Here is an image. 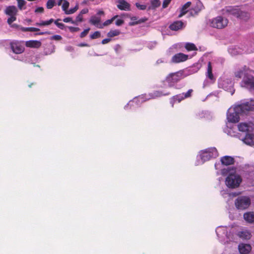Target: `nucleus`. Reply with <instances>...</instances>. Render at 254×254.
Segmentation results:
<instances>
[{
	"mask_svg": "<svg viewBox=\"0 0 254 254\" xmlns=\"http://www.w3.org/2000/svg\"><path fill=\"white\" fill-rule=\"evenodd\" d=\"M16 20V16H10L7 20V22L9 25H11L13 22Z\"/></svg>",
	"mask_w": 254,
	"mask_h": 254,
	"instance_id": "47",
	"label": "nucleus"
},
{
	"mask_svg": "<svg viewBox=\"0 0 254 254\" xmlns=\"http://www.w3.org/2000/svg\"><path fill=\"white\" fill-rule=\"evenodd\" d=\"M228 196L229 213H234L238 210V192L228 193Z\"/></svg>",
	"mask_w": 254,
	"mask_h": 254,
	"instance_id": "3",
	"label": "nucleus"
},
{
	"mask_svg": "<svg viewBox=\"0 0 254 254\" xmlns=\"http://www.w3.org/2000/svg\"><path fill=\"white\" fill-rule=\"evenodd\" d=\"M254 124L250 122L249 123H242L239 124V131L243 132H249L252 131Z\"/></svg>",
	"mask_w": 254,
	"mask_h": 254,
	"instance_id": "16",
	"label": "nucleus"
},
{
	"mask_svg": "<svg viewBox=\"0 0 254 254\" xmlns=\"http://www.w3.org/2000/svg\"><path fill=\"white\" fill-rule=\"evenodd\" d=\"M244 219L249 223H254V212H248L244 214Z\"/></svg>",
	"mask_w": 254,
	"mask_h": 254,
	"instance_id": "25",
	"label": "nucleus"
},
{
	"mask_svg": "<svg viewBox=\"0 0 254 254\" xmlns=\"http://www.w3.org/2000/svg\"><path fill=\"white\" fill-rule=\"evenodd\" d=\"M63 21L66 23L71 22L72 24H76V21H74L73 20H72V18L69 17L64 18L63 19Z\"/></svg>",
	"mask_w": 254,
	"mask_h": 254,
	"instance_id": "50",
	"label": "nucleus"
},
{
	"mask_svg": "<svg viewBox=\"0 0 254 254\" xmlns=\"http://www.w3.org/2000/svg\"><path fill=\"white\" fill-rule=\"evenodd\" d=\"M10 25L12 28H17L18 27V25L16 24H11V25Z\"/></svg>",
	"mask_w": 254,
	"mask_h": 254,
	"instance_id": "62",
	"label": "nucleus"
},
{
	"mask_svg": "<svg viewBox=\"0 0 254 254\" xmlns=\"http://www.w3.org/2000/svg\"><path fill=\"white\" fill-rule=\"evenodd\" d=\"M227 118L229 122H238V104H235L228 110Z\"/></svg>",
	"mask_w": 254,
	"mask_h": 254,
	"instance_id": "7",
	"label": "nucleus"
},
{
	"mask_svg": "<svg viewBox=\"0 0 254 254\" xmlns=\"http://www.w3.org/2000/svg\"><path fill=\"white\" fill-rule=\"evenodd\" d=\"M228 23L227 18L222 16H218L211 20L210 25L213 28L221 29L226 27Z\"/></svg>",
	"mask_w": 254,
	"mask_h": 254,
	"instance_id": "5",
	"label": "nucleus"
},
{
	"mask_svg": "<svg viewBox=\"0 0 254 254\" xmlns=\"http://www.w3.org/2000/svg\"><path fill=\"white\" fill-rule=\"evenodd\" d=\"M100 18L96 17L95 16H92L89 20V22L91 24L96 25H98L100 22Z\"/></svg>",
	"mask_w": 254,
	"mask_h": 254,
	"instance_id": "36",
	"label": "nucleus"
},
{
	"mask_svg": "<svg viewBox=\"0 0 254 254\" xmlns=\"http://www.w3.org/2000/svg\"><path fill=\"white\" fill-rule=\"evenodd\" d=\"M62 1H63V0H60L58 1V5H61Z\"/></svg>",
	"mask_w": 254,
	"mask_h": 254,
	"instance_id": "64",
	"label": "nucleus"
},
{
	"mask_svg": "<svg viewBox=\"0 0 254 254\" xmlns=\"http://www.w3.org/2000/svg\"><path fill=\"white\" fill-rule=\"evenodd\" d=\"M118 16H119L118 15H115L114 16H113L110 19H108V20H106L103 24V26H108V25L111 24V23H112V22L114 21V20L115 19H116Z\"/></svg>",
	"mask_w": 254,
	"mask_h": 254,
	"instance_id": "41",
	"label": "nucleus"
},
{
	"mask_svg": "<svg viewBox=\"0 0 254 254\" xmlns=\"http://www.w3.org/2000/svg\"><path fill=\"white\" fill-rule=\"evenodd\" d=\"M5 13L9 16H16L18 12V10L15 6L11 5L8 6L6 7L4 11Z\"/></svg>",
	"mask_w": 254,
	"mask_h": 254,
	"instance_id": "22",
	"label": "nucleus"
},
{
	"mask_svg": "<svg viewBox=\"0 0 254 254\" xmlns=\"http://www.w3.org/2000/svg\"><path fill=\"white\" fill-rule=\"evenodd\" d=\"M191 4V2L190 1H188L182 7L181 10V13L179 15V17H181L185 14L187 13L188 11V8L190 7Z\"/></svg>",
	"mask_w": 254,
	"mask_h": 254,
	"instance_id": "28",
	"label": "nucleus"
},
{
	"mask_svg": "<svg viewBox=\"0 0 254 254\" xmlns=\"http://www.w3.org/2000/svg\"><path fill=\"white\" fill-rule=\"evenodd\" d=\"M78 47H89V45L88 44H87V43H80L79 44H78Z\"/></svg>",
	"mask_w": 254,
	"mask_h": 254,
	"instance_id": "60",
	"label": "nucleus"
},
{
	"mask_svg": "<svg viewBox=\"0 0 254 254\" xmlns=\"http://www.w3.org/2000/svg\"><path fill=\"white\" fill-rule=\"evenodd\" d=\"M55 4V0H48L46 3V7L48 9H52Z\"/></svg>",
	"mask_w": 254,
	"mask_h": 254,
	"instance_id": "40",
	"label": "nucleus"
},
{
	"mask_svg": "<svg viewBox=\"0 0 254 254\" xmlns=\"http://www.w3.org/2000/svg\"><path fill=\"white\" fill-rule=\"evenodd\" d=\"M170 92H167L165 93H163L162 91H155L152 93V97L153 98H156V97H160L162 96H167L170 95Z\"/></svg>",
	"mask_w": 254,
	"mask_h": 254,
	"instance_id": "34",
	"label": "nucleus"
},
{
	"mask_svg": "<svg viewBox=\"0 0 254 254\" xmlns=\"http://www.w3.org/2000/svg\"><path fill=\"white\" fill-rule=\"evenodd\" d=\"M172 0H164L162 4V7L163 8H166L170 4Z\"/></svg>",
	"mask_w": 254,
	"mask_h": 254,
	"instance_id": "54",
	"label": "nucleus"
},
{
	"mask_svg": "<svg viewBox=\"0 0 254 254\" xmlns=\"http://www.w3.org/2000/svg\"><path fill=\"white\" fill-rule=\"evenodd\" d=\"M250 18V14L249 13L244 11L239 12V19L244 21H247Z\"/></svg>",
	"mask_w": 254,
	"mask_h": 254,
	"instance_id": "32",
	"label": "nucleus"
},
{
	"mask_svg": "<svg viewBox=\"0 0 254 254\" xmlns=\"http://www.w3.org/2000/svg\"><path fill=\"white\" fill-rule=\"evenodd\" d=\"M90 30V28H88L85 29L83 32H82L80 33V37L81 38L85 37L88 34Z\"/></svg>",
	"mask_w": 254,
	"mask_h": 254,
	"instance_id": "48",
	"label": "nucleus"
},
{
	"mask_svg": "<svg viewBox=\"0 0 254 254\" xmlns=\"http://www.w3.org/2000/svg\"><path fill=\"white\" fill-rule=\"evenodd\" d=\"M218 155V152L215 147H210L202 150L199 151L198 155L202 163H204L210 159L216 158Z\"/></svg>",
	"mask_w": 254,
	"mask_h": 254,
	"instance_id": "1",
	"label": "nucleus"
},
{
	"mask_svg": "<svg viewBox=\"0 0 254 254\" xmlns=\"http://www.w3.org/2000/svg\"><path fill=\"white\" fill-rule=\"evenodd\" d=\"M135 6L137 8L140 10H145L146 8V5L144 4H140L139 3L136 2Z\"/></svg>",
	"mask_w": 254,
	"mask_h": 254,
	"instance_id": "52",
	"label": "nucleus"
},
{
	"mask_svg": "<svg viewBox=\"0 0 254 254\" xmlns=\"http://www.w3.org/2000/svg\"><path fill=\"white\" fill-rule=\"evenodd\" d=\"M184 78L183 72L182 71L170 73L166 78V81L170 87H173L176 83Z\"/></svg>",
	"mask_w": 254,
	"mask_h": 254,
	"instance_id": "4",
	"label": "nucleus"
},
{
	"mask_svg": "<svg viewBox=\"0 0 254 254\" xmlns=\"http://www.w3.org/2000/svg\"><path fill=\"white\" fill-rule=\"evenodd\" d=\"M124 23V21L123 19H119L116 21L115 24L117 26H121Z\"/></svg>",
	"mask_w": 254,
	"mask_h": 254,
	"instance_id": "55",
	"label": "nucleus"
},
{
	"mask_svg": "<svg viewBox=\"0 0 254 254\" xmlns=\"http://www.w3.org/2000/svg\"><path fill=\"white\" fill-rule=\"evenodd\" d=\"M97 14H99V15L103 14H104V11H102V10L99 11L97 13Z\"/></svg>",
	"mask_w": 254,
	"mask_h": 254,
	"instance_id": "63",
	"label": "nucleus"
},
{
	"mask_svg": "<svg viewBox=\"0 0 254 254\" xmlns=\"http://www.w3.org/2000/svg\"><path fill=\"white\" fill-rule=\"evenodd\" d=\"M120 33L121 32L119 30H111L107 33V36L110 38H112L119 35Z\"/></svg>",
	"mask_w": 254,
	"mask_h": 254,
	"instance_id": "33",
	"label": "nucleus"
},
{
	"mask_svg": "<svg viewBox=\"0 0 254 254\" xmlns=\"http://www.w3.org/2000/svg\"><path fill=\"white\" fill-rule=\"evenodd\" d=\"M244 143L250 146L254 145V134L247 133L245 137L241 139Z\"/></svg>",
	"mask_w": 254,
	"mask_h": 254,
	"instance_id": "17",
	"label": "nucleus"
},
{
	"mask_svg": "<svg viewBox=\"0 0 254 254\" xmlns=\"http://www.w3.org/2000/svg\"><path fill=\"white\" fill-rule=\"evenodd\" d=\"M221 162L223 165H230L234 163V159L232 157L225 156L221 158Z\"/></svg>",
	"mask_w": 254,
	"mask_h": 254,
	"instance_id": "26",
	"label": "nucleus"
},
{
	"mask_svg": "<svg viewBox=\"0 0 254 254\" xmlns=\"http://www.w3.org/2000/svg\"><path fill=\"white\" fill-rule=\"evenodd\" d=\"M83 21V15L80 13L78 14V15L76 17V19L74 21H76V24L77 25L78 22H81Z\"/></svg>",
	"mask_w": 254,
	"mask_h": 254,
	"instance_id": "49",
	"label": "nucleus"
},
{
	"mask_svg": "<svg viewBox=\"0 0 254 254\" xmlns=\"http://www.w3.org/2000/svg\"><path fill=\"white\" fill-rule=\"evenodd\" d=\"M117 7L121 10H129L130 4L125 0H119Z\"/></svg>",
	"mask_w": 254,
	"mask_h": 254,
	"instance_id": "19",
	"label": "nucleus"
},
{
	"mask_svg": "<svg viewBox=\"0 0 254 254\" xmlns=\"http://www.w3.org/2000/svg\"><path fill=\"white\" fill-rule=\"evenodd\" d=\"M185 48L188 51H196L197 47L193 43H188L185 45Z\"/></svg>",
	"mask_w": 254,
	"mask_h": 254,
	"instance_id": "35",
	"label": "nucleus"
},
{
	"mask_svg": "<svg viewBox=\"0 0 254 254\" xmlns=\"http://www.w3.org/2000/svg\"><path fill=\"white\" fill-rule=\"evenodd\" d=\"M59 21H61L60 19H57V20H55L54 19L51 18L49 19V20L47 21H42L40 23H36V25L39 26H46L49 25L51 24L52 23L54 22L55 24L57 25V26L60 29L62 30H64L65 28V25L63 24V23H60L59 22Z\"/></svg>",
	"mask_w": 254,
	"mask_h": 254,
	"instance_id": "11",
	"label": "nucleus"
},
{
	"mask_svg": "<svg viewBox=\"0 0 254 254\" xmlns=\"http://www.w3.org/2000/svg\"><path fill=\"white\" fill-rule=\"evenodd\" d=\"M204 8L202 2L200 1L196 2L195 6L193 7L189 10L190 15L191 16H195Z\"/></svg>",
	"mask_w": 254,
	"mask_h": 254,
	"instance_id": "15",
	"label": "nucleus"
},
{
	"mask_svg": "<svg viewBox=\"0 0 254 254\" xmlns=\"http://www.w3.org/2000/svg\"><path fill=\"white\" fill-rule=\"evenodd\" d=\"M100 36V32L99 31H96L94 32L92 34H91L90 37L91 39H95L99 38Z\"/></svg>",
	"mask_w": 254,
	"mask_h": 254,
	"instance_id": "44",
	"label": "nucleus"
},
{
	"mask_svg": "<svg viewBox=\"0 0 254 254\" xmlns=\"http://www.w3.org/2000/svg\"><path fill=\"white\" fill-rule=\"evenodd\" d=\"M251 237L252 234L249 230L242 229L241 231H239V238L243 240H249Z\"/></svg>",
	"mask_w": 254,
	"mask_h": 254,
	"instance_id": "21",
	"label": "nucleus"
},
{
	"mask_svg": "<svg viewBox=\"0 0 254 254\" xmlns=\"http://www.w3.org/2000/svg\"><path fill=\"white\" fill-rule=\"evenodd\" d=\"M183 24L181 21H176L170 24L169 28L172 30L177 31L182 28Z\"/></svg>",
	"mask_w": 254,
	"mask_h": 254,
	"instance_id": "27",
	"label": "nucleus"
},
{
	"mask_svg": "<svg viewBox=\"0 0 254 254\" xmlns=\"http://www.w3.org/2000/svg\"><path fill=\"white\" fill-rule=\"evenodd\" d=\"M68 28L69 31L72 33L77 32L80 30V28L79 27L69 26Z\"/></svg>",
	"mask_w": 254,
	"mask_h": 254,
	"instance_id": "53",
	"label": "nucleus"
},
{
	"mask_svg": "<svg viewBox=\"0 0 254 254\" xmlns=\"http://www.w3.org/2000/svg\"><path fill=\"white\" fill-rule=\"evenodd\" d=\"M44 11V9L43 7H38L35 10V13H42Z\"/></svg>",
	"mask_w": 254,
	"mask_h": 254,
	"instance_id": "56",
	"label": "nucleus"
},
{
	"mask_svg": "<svg viewBox=\"0 0 254 254\" xmlns=\"http://www.w3.org/2000/svg\"><path fill=\"white\" fill-rule=\"evenodd\" d=\"M151 5L148 7V10L155 9L161 5L160 0H150Z\"/></svg>",
	"mask_w": 254,
	"mask_h": 254,
	"instance_id": "31",
	"label": "nucleus"
},
{
	"mask_svg": "<svg viewBox=\"0 0 254 254\" xmlns=\"http://www.w3.org/2000/svg\"><path fill=\"white\" fill-rule=\"evenodd\" d=\"M193 90L190 89H189L186 93H183V97L185 99L190 97L191 96Z\"/></svg>",
	"mask_w": 254,
	"mask_h": 254,
	"instance_id": "43",
	"label": "nucleus"
},
{
	"mask_svg": "<svg viewBox=\"0 0 254 254\" xmlns=\"http://www.w3.org/2000/svg\"><path fill=\"white\" fill-rule=\"evenodd\" d=\"M121 46L120 45L117 44L115 46L114 49L116 53H118L119 52V51L121 50Z\"/></svg>",
	"mask_w": 254,
	"mask_h": 254,
	"instance_id": "57",
	"label": "nucleus"
},
{
	"mask_svg": "<svg viewBox=\"0 0 254 254\" xmlns=\"http://www.w3.org/2000/svg\"><path fill=\"white\" fill-rule=\"evenodd\" d=\"M78 9V5L77 4L74 7L72 8H70L69 10H68L67 12H66V14H70L74 13L75 12L77 9Z\"/></svg>",
	"mask_w": 254,
	"mask_h": 254,
	"instance_id": "45",
	"label": "nucleus"
},
{
	"mask_svg": "<svg viewBox=\"0 0 254 254\" xmlns=\"http://www.w3.org/2000/svg\"><path fill=\"white\" fill-rule=\"evenodd\" d=\"M50 33L49 32H40L38 34H36V35H44V34H49Z\"/></svg>",
	"mask_w": 254,
	"mask_h": 254,
	"instance_id": "61",
	"label": "nucleus"
},
{
	"mask_svg": "<svg viewBox=\"0 0 254 254\" xmlns=\"http://www.w3.org/2000/svg\"><path fill=\"white\" fill-rule=\"evenodd\" d=\"M12 51L16 54H20L24 52L25 47L23 41H13L10 43Z\"/></svg>",
	"mask_w": 254,
	"mask_h": 254,
	"instance_id": "8",
	"label": "nucleus"
},
{
	"mask_svg": "<svg viewBox=\"0 0 254 254\" xmlns=\"http://www.w3.org/2000/svg\"><path fill=\"white\" fill-rule=\"evenodd\" d=\"M69 5V3L67 0H64L62 5V9L64 11L65 13L68 10V8Z\"/></svg>",
	"mask_w": 254,
	"mask_h": 254,
	"instance_id": "42",
	"label": "nucleus"
},
{
	"mask_svg": "<svg viewBox=\"0 0 254 254\" xmlns=\"http://www.w3.org/2000/svg\"><path fill=\"white\" fill-rule=\"evenodd\" d=\"M248 111H254V100H251L239 104V114L240 112L246 114Z\"/></svg>",
	"mask_w": 254,
	"mask_h": 254,
	"instance_id": "9",
	"label": "nucleus"
},
{
	"mask_svg": "<svg viewBox=\"0 0 254 254\" xmlns=\"http://www.w3.org/2000/svg\"><path fill=\"white\" fill-rule=\"evenodd\" d=\"M225 184L230 189H235L238 187V174L236 168L232 169L229 171L228 176L226 178Z\"/></svg>",
	"mask_w": 254,
	"mask_h": 254,
	"instance_id": "2",
	"label": "nucleus"
},
{
	"mask_svg": "<svg viewBox=\"0 0 254 254\" xmlns=\"http://www.w3.org/2000/svg\"><path fill=\"white\" fill-rule=\"evenodd\" d=\"M25 46L29 48H39L41 46V42L37 40H29L26 42Z\"/></svg>",
	"mask_w": 254,
	"mask_h": 254,
	"instance_id": "24",
	"label": "nucleus"
},
{
	"mask_svg": "<svg viewBox=\"0 0 254 254\" xmlns=\"http://www.w3.org/2000/svg\"><path fill=\"white\" fill-rule=\"evenodd\" d=\"M229 53L232 56L237 55L238 54V52L236 48H230L229 49Z\"/></svg>",
	"mask_w": 254,
	"mask_h": 254,
	"instance_id": "46",
	"label": "nucleus"
},
{
	"mask_svg": "<svg viewBox=\"0 0 254 254\" xmlns=\"http://www.w3.org/2000/svg\"><path fill=\"white\" fill-rule=\"evenodd\" d=\"M252 250V247L250 244H239V254H249Z\"/></svg>",
	"mask_w": 254,
	"mask_h": 254,
	"instance_id": "18",
	"label": "nucleus"
},
{
	"mask_svg": "<svg viewBox=\"0 0 254 254\" xmlns=\"http://www.w3.org/2000/svg\"><path fill=\"white\" fill-rule=\"evenodd\" d=\"M223 88L224 89L228 91L229 92L231 93V95H233L235 92V89H234V84L232 81H224L223 84Z\"/></svg>",
	"mask_w": 254,
	"mask_h": 254,
	"instance_id": "23",
	"label": "nucleus"
},
{
	"mask_svg": "<svg viewBox=\"0 0 254 254\" xmlns=\"http://www.w3.org/2000/svg\"><path fill=\"white\" fill-rule=\"evenodd\" d=\"M17 1V6L20 10L26 9V2L24 0H16Z\"/></svg>",
	"mask_w": 254,
	"mask_h": 254,
	"instance_id": "38",
	"label": "nucleus"
},
{
	"mask_svg": "<svg viewBox=\"0 0 254 254\" xmlns=\"http://www.w3.org/2000/svg\"><path fill=\"white\" fill-rule=\"evenodd\" d=\"M50 39L52 40L60 41L62 39V37L61 35H55L52 36L50 38Z\"/></svg>",
	"mask_w": 254,
	"mask_h": 254,
	"instance_id": "51",
	"label": "nucleus"
},
{
	"mask_svg": "<svg viewBox=\"0 0 254 254\" xmlns=\"http://www.w3.org/2000/svg\"><path fill=\"white\" fill-rule=\"evenodd\" d=\"M185 98L183 97V95L182 94H180L175 96H174L172 98V100H173V103H172V107L174 106V103L176 101H178V102H180L182 100H184Z\"/></svg>",
	"mask_w": 254,
	"mask_h": 254,
	"instance_id": "37",
	"label": "nucleus"
},
{
	"mask_svg": "<svg viewBox=\"0 0 254 254\" xmlns=\"http://www.w3.org/2000/svg\"><path fill=\"white\" fill-rule=\"evenodd\" d=\"M110 41H111V39H110V38L104 39L102 41L101 43L102 44H106L109 43V42H110Z\"/></svg>",
	"mask_w": 254,
	"mask_h": 254,
	"instance_id": "58",
	"label": "nucleus"
},
{
	"mask_svg": "<svg viewBox=\"0 0 254 254\" xmlns=\"http://www.w3.org/2000/svg\"><path fill=\"white\" fill-rule=\"evenodd\" d=\"M238 236V229L237 227H232L229 232V233L227 234V237L230 241L233 242V247L235 250L236 253H233L231 254H238L237 253V250H238V245L237 241L235 240H237Z\"/></svg>",
	"mask_w": 254,
	"mask_h": 254,
	"instance_id": "6",
	"label": "nucleus"
},
{
	"mask_svg": "<svg viewBox=\"0 0 254 254\" xmlns=\"http://www.w3.org/2000/svg\"><path fill=\"white\" fill-rule=\"evenodd\" d=\"M88 12V8H84L80 11V13L83 15V14H86Z\"/></svg>",
	"mask_w": 254,
	"mask_h": 254,
	"instance_id": "59",
	"label": "nucleus"
},
{
	"mask_svg": "<svg viewBox=\"0 0 254 254\" xmlns=\"http://www.w3.org/2000/svg\"><path fill=\"white\" fill-rule=\"evenodd\" d=\"M21 30L23 32H37L40 31V29L35 27H21Z\"/></svg>",
	"mask_w": 254,
	"mask_h": 254,
	"instance_id": "39",
	"label": "nucleus"
},
{
	"mask_svg": "<svg viewBox=\"0 0 254 254\" xmlns=\"http://www.w3.org/2000/svg\"><path fill=\"white\" fill-rule=\"evenodd\" d=\"M206 76L211 80L214 79V77L212 73V67L210 62H209L207 64V69L206 73Z\"/></svg>",
	"mask_w": 254,
	"mask_h": 254,
	"instance_id": "29",
	"label": "nucleus"
},
{
	"mask_svg": "<svg viewBox=\"0 0 254 254\" xmlns=\"http://www.w3.org/2000/svg\"><path fill=\"white\" fill-rule=\"evenodd\" d=\"M238 129V125H234L232 127H230V129L228 131L229 134L232 136L236 137L238 135V132H237V130Z\"/></svg>",
	"mask_w": 254,
	"mask_h": 254,
	"instance_id": "30",
	"label": "nucleus"
},
{
	"mask_svg": "<svg viewBox=\"0 0 254 254\" xmlns=\"http://www.w3.org/2000/svg\"><path fill=\"white\" fill-rule=\"evenodd\" d=\"M130 20L132 21L131 22H130L129 23V26H134L135 25H137L139 24H141L144 22H145L148 20V18L144 17L143 18H141L139 19H138V17L136 16H132L130 17Z\"/></svg>",
	"mask_w": 254,
	"mask_h": 254,
	"instance_id": "20",
	"label": "nucleus"
},
{
	"mask_svg": "<svg viewBox=\"0 0 254 254\" xmlns=\"http://www.w3.org/2000/svg\"><path fill=\"white\" fill-rule=\"evenodd\" d=\"M251 203V199L248 196L239 197V209H246L248 208L250 206Z\"/></svg>",
	"mask_w": 254,
	"mask_h": 254,
	"instance_id": "13",
	"label": "nucleus"
},
{
	"mask_svg": "<svg viewBox=\"0 0 254 254\" xmlns=\"http://www.w3.org/2000/svg\"><path fill=\"white\" fill-rule=\"evenodd\" d=\"M222 12L223 14L227 16H234L238 17V6H228L222 9Z\"/></svg>",
	"mask_w": 254,
	"mask_h": 254,
	"instance_id": "10",
	"label": "nucleus"
},
{
	"mask_svg": "<svg viewBox=\"0 0 254 254\" xmlns=\"http://www.w3.org/2000/svg\"><path fill=\"white\" fill-rule=\"evenodd\" d=\"M241 85L251 91H254V79L253 77L251 76L244 78Z\"/></svg>",
	"mask_w": 254,
	"mask_h": 254,
	"instance_id": "12",
	"label": "nucleus"
},
{
	"mask_svg": "<svg viewBox=\"0 0 254 254\" xmlns=\"http://www.w3.org/2000/svg\"><path fill=\"white\" fill-rule=\"evenodd\" d=\"M188 55L179 53L173 56L171 59V62L173 63H179L186 61L188 59Z\"/></svg>",
	"mask_w": 254,
	"mask_h": 254,
	"instance_id": "14",
	"label": "nucleus"
}]
</instances>
